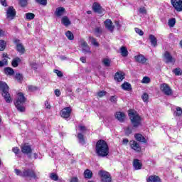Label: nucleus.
<instances>
[{"label":"nucleus","instance_id":"nucleus-1","mask_svg":"<svg viewBox=\"0 0 182 182\" xmlns=\"http://www.w3.org/2000/svg\"><path fill=\"white\" fill-rule=\"evenodd\" d=\"M95 150L97 156L100 157H106L109 155V145L107 142L103 139L97 141L95 145Z\"/></svg>","mask_w":182,"mask_h":182},{"label":"nucleus","instance_id":"nucleus-2","mask_svg":"<svg viewBox=\"0 0 182 182\" xmlns=\"http://www.w3.org/2000/svg\"><path fill=\"white\" fill-rule=\"evenodd\" d=\"M0 90H2V96L6 103H12V98L9 94V86L5 82L0 81Z\"/></svg>","mask_w":182,"mask_h":182},{"label":"nucleus","instance_id":"nucleus-3","mask_svg":"<svg viewBox=\"0 0 182 182\" xmlns=\"http://www.w3.org/2000/svg\"><path fill=\"white\" fill-rule=\"evenodd\" d=\"M128 115L133 127H139V126L141 124V117L136 111L132 109L129 110Z\"/></svg>","mask_w":182,"mask_h":182},{"label":"nucleus","instance_id":"nucleus-4","mask_svg":"<svg viewBox=\"0 0 182 182\" xmlns=\"http://www.w3.org/2000/svg\"><path fill=\"white\" fill-rule=\"evenodd\" d=\"M26 102V97L23 95V93L18 92L17 95V100H16L14 105L18 112H25V107L23 104Z\"/></svg>","mask_w":182,"mask_h":182},{"label":"nucleus","instance_id":"nucleus-5","mask_svg":"<svg viewBox=\"0 0 182 182\" xmlns=\"http://www.w3.org/2000/svg\"><path fill=\"white\" fill-rule=\"evenodd\" d=\"M14 171L16 176H19L20 177H31L33 178H36V174H35V171L31 169H24L23 171H21L16 168Z\"/></svg>","mask_w":182,"mask_h":182},{"label":"nucleus","instance_id":"nucleus-6","mask_svg":"<svg viewBox=\"0 0 182 182\" xmlns=\"http://www.w3.org/2000/svg\"><path fill=\"white\" fill-rule=\"evenodd\" d=\"M99 176H100L102 182H112V176L109 172L101 170L99 171Z\"/></svg>","mask_w":182,"mask_h":182},{"label":"nucleus","instance_id":"nucleus-7","mask_svg":"<svg viewBox=\"0 0 182 182\" xmlns=\"http://www.w3.org/2000/svg\"><path fill=\"white\" fill-rule=\"evenodd\" d=\"M160 90L166 96H171V95H173V90H171L170 86H168V85H167L166 83H164V84L161 85Z\"/></svg>","mask_w":182,"mask_h":182},{"label":"nucleus","instance_id":"nucleus-8","mask_svg":"<svg viewBox=\"0 0 182 182\" xmlns=\"http://www.w3.org/2000/svg\"><path fill=\"white\" fill-rule=\"evenodd\" d=\"M16 16V11L14 9V6H9L6 11V18L9 21H12Z\"/></svg>","mask_w":182,"mask_h":182},{"label":"nucleus","instance_id":"nucleus-9","mask_svg":"<svg viewBox=\"0 0 182 182\" xmlns=\"http://www.w3.org/2000/svg\"><path fill=\"white\" fill-rule=\"evenodd\" d=\"M129 145L132 150L136 151V153H140L141 151V146H140V144L137 142V141L132 140L129 141Z\"/></svg>","mask_w":182,"mask_h":182},{"label":"nucleus","instance_id":"nucleus-10","mask_svg":"<svg viewBox=\"0 0 182 182\" xmlns=\"http://www.w3.org/2000/svg\"><path fill=\"white\" fill-rule=\"evenodd\" d=\"M171 3L177 12L182 11V0H171Z\"/></svg>","mask_w":182,"mask_h":182},{"label":"nucleus","instance_id":"nucleus-11","mask_svg":"<svg viewBox=\"0 0 182 182\" xmlns=\"http://www.w3.org/2000/svg\"><path fill=\"white\" fill-rule=\"evenodd\" d=\"M81 47L82 48V52L83 53H92V51L90 50V47H89V45H87V43L85 41H81Z\"/></svg>","mask_w":182,"mask_h":182},{"label":"nucleus","instance_id":"nucleus-12","mask_svg":"<svg viewBox=\"0 0 182 182\" xmlns=\"http://www.w3.org/2000/svg\"><path fill=\"white\" fill-rule=\"evenodd\" d=\"M72 112V109H70V107H65L60 112L61 117H63L64 119H68V117L70 116V112Z\"/></svg>","mask_w":182,"mask_h":182},{"label":"nucleus","instance_id":"nucleus-13","mask_svg":"<svg viewBox=\"0 0 182 182\" xmlns=\"http://www.w3.org/2000/svg\"><path fill=\"white\" fill-rule=\"evenodd\" d=\"M164 58L166 59V63H175L176 59L171 56L168 51L165 52Z\"/></svg>","mask_w":182,"mask_h":182},{"label":"nucleus","instance_id":"nucleus-14","mask_svg":"<svg viewBox=\"0 0 182 182\" xmlns=\"http://www.w3.org/2000/svg\"><path fill=\"white\" fill-rule=\"evenodd\" d=\"M21 151L23 154H31L32 153V148L28 144H24L21 146Z\"/></svg>","mask_w":182,"mask_h":182},{"label":"nucleus","instance_id":"nucleus-15","mask_svg":"<svg viewBox=\"0 0 182 182\" xmlns=\"http://www.w3.org/2000/svg\"><path fill=\"white\" fill-rule=\"evenodd\" d=\"M92 11L96 14H103V9L99 3H94L92 5Z\"/></svg>","mask_w":182,"mask_h":182},{"label":"nucleus","instance_id":"nucleus-16","mask_svg":"<svg viewBox=\"0 0 182 182\" xmlns=\"http://www.w3.org/2000/svg\"><path fill=\"white\" fill-rule=\"evenodd\" d=\"M134 59L136 62L138 63H141V65H144V63L147 62V58H145L143 55H135Z\"/></svg>","mask_w":182,"mask_h":182},{"label":"nucleus","instance_id":"nucleus-17","mask_svg":"<svg viewBox=\"0 0 182 182\" xmlns=\"http://www.w3.org/2000/svg\"><path fill=\"white\" fill-rule=\"evenodd\" d=\"M115 118L117 119L121 123H123L126 119V114L124 112H117L115 113Z\"/></svg>","mask_w":182,"mask_h":182},{"label":"nucleus","instance_id":"nucleus-18","mask_svg":"<svg viewBox=\"0 0 182 182\" xmlns=\"http://www.w3.org/2000/svg\"><path fill=\"white\" fill-rule=\"evenodd\" d=\"M105 28L108 29V31L113 32L114 31V26H113V22H112V20L107 19L105 21Z\"/></svg>","mask_w":182,"mask_h":182},{"label":"nucleus","instance_id":"nucleus-19","mask_svg":"<svg viewBox=\"0 0 182 182\" xmlns=\"http://www.w3.org/2000/svg\"><path fill=\"white\" fill-rule=\"evenodd\" d=\"M124 79V73L122 71L117 72L114 75V80L122 82Z\"/></svg>","mask_w":182,"mask_h":182},{"label":"nucleus","instance_id":"nucleus-20","mask_svg":"<svg viewBox=\"0 0 182 182\" xmlns=\"http://www.w3.org/2000/svg\"><path fill=\"white\" fill-rule=\"evenodd\" d=\"M134 137L136 141L140 143H147V139L141 134H135Z\"/></svg>","mask_w":182,"mask_h":182},{"label":"nucleus","instance_id":"nucleus-21","mask_svg":"<svg viewBox=\"0 0 182 182\" xmlns=\"http://www.w3.org/2000/svg\"><path fill=\"white\" fill-rule=\"evenodd\" d=\"M147 182H161L160 177L157 176H150L147 179Z\"/></svg>","mask_w":182,"mask_h":182},{"label":"nucleus","instance_id":"nucleus-22","mask_svg":"<svg viewBox=\"0 0 182 182\" xmlns=\"http://www.w3.org/2000/svg\"><path fill=\"white\" fill-rule=\"evenodd\" d=\"M149 40L151 42V45L154 46V48H156V46H157V38H156V36H154V35L153 34H150Z\"/></svg>","mask_w":182,"mask_h":182},{"label":"nucleus","instance_id":"nucleus-23","mask_svg":"<svg viewBox=\"0 0 182 182\" xmlns=\"http://www.w3.org/2000/svg\"><path fill=\"white\" fill-rule=\"evenodd\" d=\"M119 50L123 58H127V56H129V51L127 50V48H126V46H122Z\"/></svg>","mask_w":182,"mask_h":182},{"label":"nucleus","instance_id":"nucleus-24","mask_svg":"<svg viewBox=\"0 0 182 182\" xmlns=\"http://www.w3.org/2000/svg\"><path fill=\"white\" fill-rule=\"evenodd\" d=\"M133 166L136 170H141V163L139 159H134L133 161Z\"/></svg>","mask_w":182,"mask_h":182},{"label":"nucleus","instance_id":"nucleus-25","mask_svg":"<svg viewBox=\"0 0 182 182\" xmlns=\"http://www.w3.org/2000/svg\"><path fill=\"white\" fill-rule=\"evenodd\" d=\"M21 62H22V60H21L20 58L16 57L14 59H13L12 62H11V65L13 68H18L19 63H21Z\"/></svg>","mask_w":182,"mask_h":182},{"label":"nucleus","instance_id":"nucleus-26","mask_svg":"<svg viewBox=\"0 0 182 182\" xmlns=\"http://www.w3.org/2000/svg\"><path fill=\"white\" fill-rule=\"evenodd\" d=\"M65 8L58 7L56 9L55 14L56 16H58V17L62 16L63 15V14H65Z\"/></svg>","mask_w":182,"mask_h":182},{"label":"nucleus","instance_id":"nucleus-27","mask_svg":"<svg viewBox=\"0 0 182 182\" xmlns=\"http://www.w3.org/2000/svg\"><path fill=\"white\" fill-rule=\"evenodd\" d=\"M61 23H63V25L64 26H69V25H70L71 22L68 16H64L61 19Z\"/></svg>","mask_w":182,"mask_h":182},{"label":"nucleus","instance_id":"nucleus-28","mask_svg":"<svg viewBox=\"0 0 182 182\" xmlns=\"http://www.w3.org/2000/svg\"><path fill=\"white\" fill-rule=\"evenodd\" d=\"M4 73L9 76H13V75L15 73V71L11 68L6 67L4 68Z\"/></svg>","mask_w":182,"mask_h":182},{"label":"nucleus","instance_id":"nucleus-29","mask_svg":"<svg viewBox=\"0 0 182 182\" xmlns=\"http://www.w3.org/2000/svg\"><path fill=\"white\" fill-rule=\"evenodd\" d=\"M121 87L124 90H127V92H130V90H132V85L129 82L123 83Z\"/></svg>","mask_w":182,"mask_h":182},{"label":"nucleus","instance_id":"nucleus-30","mask_svg":"<svg viewBox=\"0 0 182 182\" xmlns=\"http://www.w3.org/2000/svg\"><path fill=\"white\" fill-rule=\"evenodd\" d=\"M16 49L19 52V53H25V48L22 43L16 44Z\"/></svg>","mask_w":182,"mask_h":182},{"label":"nucleus","instance_id":"nucleus-31","mask_svg":"<svg viewBox=\"0 0 182 182\" xmlns=\"http://www.w3.org/2000/svg\"><path fill=\"white\" fill-rule=\"evenodd\" d=\"M77 139L79 140L80 144H82V146L86 144V141H85V138L83 137V134L81 133H79L77 134Z\"/></svg>","mask_w":182,"mask_h":182},{"label":"nucleus","instance_id":"nucleus-32","mask_svg":"<svg viewBox=\"0 0 182 182\" xmlns=\"http://www.w3.org/2000/svg\"><path fill=\"white\" fill-rule=\"evenodd\" d=\"M84 176L85 178H90L91 177H93V173H92L90 170L87 169L84 172Z\"/></svg>","mask_w":182,"mask_h":182},{"label":"nucleus","instance_id":"nucleus-33","mask_svg":"<svg viewBox=\"0 0 182 182\" xmlns=\"http://www.w3.org/2000/svg\"><path fill=\"white\" fill-rule=\"evenodd\" d=\"M15 79L17 80V82H18V83H21L23 80V75L21 73H16L15 75Z\"/></svg>","mask_w":182,"mask_h":182},{"label":"nucleus","instance_id":"nucleus-34","mask_svg":"<svg viewBox=\"0 0 182 182\" xmlns=\"http://www.w3.org/2000/svg\"><path fill=\"white\" fill-rule=\"evenodd\" d=\"M168 25L170 28H174V25H176V18H172L168 20Z\"/></svg>","mask_w":182,"mask_h":182},{"label":"nucleus","instance_id":"nucleus-35","mask_svg":"<svg viewBox=\"0 0 182 182\" xmlns=\"http://www.w3.org/2000/svg\"><path fill=\"white\" fill-rule=\"evenodd\" d=\"M65 36H67L68 39L69 41H73L75 39V36H73V33L70 32V31H68L65 33Z\"/></svg>","mask_w":182,"mask_h":182},{"label":"nucleus","instance_id":"nucleus-36","mask_svg":"<svg viewBox=\"0 0 182 182\" xmlns=\"http://www.w3.org/2000/svg\"><path fill=\"white\" fill-rule=\"evenodd\" d=\"M49 177H50V180H53L54 181H58V180H59V176H58V174H56L55 173H50Z\"/></svg>","mask_w":182,"mask_h":182},{"label":"nucleus","instance_id":"nucleus-37","mask_svg":"<svg viewBox=\"0 0 182 182\" xmlns=\"http://www.w3.org/2000/svg\"><path fill=\"white\" fill-rule=\"evenodd\" d=\"M6 48V43L4 40H0V52L5 50Z\"/></svg>","mask_w":182,"mask_h":182},{"label":"nucleus","instance_id":"nucleus-38","mask_svg":"<svg viewBox=\"0 0 182 182\" xmlns=\"http://www.w3.org/2000/svg\"><path fill=\"white\" fill-rule=\"evenodd\" d=\"M26 18L28 21H32V19L35 18V14L33 13H26Z\"/></svg>","mask_w":182,"mask_h":182},{"label":"nucleus","instance_id":"nucleus-39","mask_svg":"<svg viewBox=\"0 0 182 182\" xmlns=\"http://www.w3.org/2000/svg\"><path fill=\"white\" fill-rule=\"evenodd\" d=\"M173 72L176 76H181L182 75V70L180 68H175Z\"/></svg>","mask_w":182,"mask_h":182},{"label":"nucleus","instance_id":"nucleus-40","mask_svg":"<svg viewBox=\"0 0 182 182\" xmlns=\"http://www.w3.org/2000/svg\"><path fill=\"white\" fill-rule=\"evenodd\" d=\"M19 2V5L20 6H21L22 8H25V6H28V0H18Z\"/></svg>","mask_w":182,"mask_h":182},{"label":"nucleus","instance_id":"nucleus-41","mask_svg":"<svg viewBox=\"0 0 182 182\" xmlns=\"http://www.w3.org/2000/svg\"><path fill=\"white\" fill-rule=\"evenodd\" d=\"M175 116H181L182 114V109L180 107H176V110L174 112Z\"/></svg>","mask_w":182,"mask_h":182},{"label":"nucleus","instance_id":"nucleus-42","mask_svg":"<svg viewBox=\"0 0 182 182\" xmlns=\"http://www.w3.org/2000/svg\"><path fill=\"white\" fill-rule=\"evenodd\" d=\"M89 38L91 41V43L94 45V46H97V47L99 46V43L96 41V38H94L92 36H90Z\"/></svg>","mask_w":182,"mask_h":182},{"label":"nucleus","instance_id":"nucleus-43","mask_svg":"<svg viewBox=\"0 0 182 182\" xmlns=\"http://www.w3.org/2000/svg\"><path fill=\"white\" fill-rule=\"evenodd\" d=\"M102 63L105 65V66L109 68V66H110V60H109V58H104L102 60Z\"/></svg>","mask_w":182,"mask_h":182},{"label":"nucleus","instance_id":"nucleus-44","mask_svg":"<svg viewBox=\"0 0 182 182\" xmlns=\"http://www.w3.org/2000/svg\"><path fill=\"white\" fill-rule=\"evenodd\" d=\"M150 82H151L150 77H146V76L144 77L142 80H141V83H144V84H146V85L150 83Z\"/></svg>","mask_w":182,"mask_h":182},{"label":"nucleus","instance_id":"nucleus-45","mask_svg":"<svg viewBox=\"0 0 182 182\" xmlns=\"http://www.w3.org/2000/svg\"><path fill=\"white\" fill-rule=\"evenodd\" d=\"M8 65V60L6 58L0 60V68H3V66H6Z\"/></svg>","mask_w":182,"mask_h":182},{"label":"nucleus","instance_id":"nucleus-46","mask_svg":"<svg viewBox=\"0 0 182 182\" xmlns=\"http://www.w3.org/2000/svg\"><path fill=\"white\" fill-rule=\"evenodd\" d=\"M106 95H107V92L100 91L97 92V96H98V97H103V96H106Z\"/></svg>","mask_w":182,"mask_h":182},{"label":"nucleus","instance_id":"nucleus-47","mask_svg":"<svg viewBox=\"0 0 182 182\" xmlns=\"http://www.w3.org/2000/svg\"><path fill=\"white\" fill-rule=\"evenodd\" d=\"M135 32L138 33L139 36H143L144 35V32H143L141 29L139 28H135Z\"/></svg>","mask_w":182,"mask_h":182},{"label":"nucleus","instance_id":"nucleus-48","mask_svg":"<svg viewBox=\"0 0 182 182\" xmlns=\"http://www.w3.org/2000/svg\"><path fill=\"white\" fill-rule=\"evenodd\" d=\"M37 4H40V5L46 6L48 4L47 0H35Z\"/></svg>","mask_w":182,"mask_h":182},{"label":"nucleus","instance_id":"nucleus-49","mask_svg":"<svg viewBox=\"0 0 182 182\" xmlns=\"http://www.w3.org/2000/svg\"><path fill=\"white\" fill-rule=\"evenodd\" d=\"M141 98L144 100V102H148L149 95L146 92H145L142 95Z\"/></svg>","mask_w":182,"mask_h":182},{"label":"nucleus","instance_id":"nucleus-50","mask_svg":"<svg viewBox=\"0 0 182 182\" xmlns=\"http://www.w3.org/2000/svg\"><path fill=\"white\" fill-rule=\"evenodd\" d=\"M54 73H56L57 76L58 77H63V73L62 71H60L59 70H54Z\"/></svg>","mask_w":182,"mask_h":182},{"label":"nucleus","instance_id":"nucleus-51","mask_svg":"<svg viewBox=\"0 0 182 182\" xmlns=\"http://www.w3.org/2000/svg\"><path fill=\"white\" fill-rule=\"evenodd\" d=\"M139 11V14H142V15H146L147 14V11L144 7H141Z\"/></svg>","mask_w":182,"mask_h":182},{"label":"nucleus","instance_id":"nucleus-52","mask_svg":"<svg viewBox=\"0 0 182 182\" xmlns=\"http://www.w3.org/2000/svg\"><path fill=\"white\" fill-rule=\"evenodd\" d=\"M109 101L112 102V103H116L117 102V97H116V96H112L110 97L109 98Z\"/></svg>","mask_w":182,"mask_h":182},{"label":"nucleus","instance_id":"nucleus-53","mask_svg":"<svg viewBox=\"0 0 182 182\" xmlns=\"http://www.w3.org/2000/svg\"><path fill=\"white\" fill-rule=\"evenodd\" d=\"M38 88L33 85H29L28 86V90H30V92H35V90H37Z\"/></svg>","mask_w":182,"mask_h":182},{"label":"nucleus","instance_id":"nucleus-54","mask_svg":"<svg viewBox=\"0 0 182 182\" xmlns=\"http://www.w3.org/2000/svg\"><path fill=\"white\" fill-rule=\"evenodd\" d=\"M125 134L129 136V134H132V129L130 127H127L125 130Z\"/></svg>","mask_w":182,"mask_h":182},{"label":"nucleus","instance_id":"nucleus-55","mask_svg":"<svg viewBox=\"0 0 182 182\" xmlns=\"http://www.w3.org/2000/svg\"><path fill=\"white\" fill-rule=\"evenodd\" d=\"M12 151L15 153V154H19V148L18 147H14L12 149Z\"/></svg>","mask_w":182,"mask_h":182},{"label":"nucleus","instance_id":"nucleus-56","mask_svg":"<svg viewBox=\"0 0 182 182\" xmlns=\"http://www.w3.org/2000/svg\"><path fill=\"white\" fill-rule=\"evenodd\" d=\"M0 2L3 6H8V4L6 3V0H0Z\"/></svg>","mask_w":182,"mask_h":182},{"label":"nucleus","instance_id":"nucleus-57","mask_svg":"<svg viewBox=\"0 0 182 182\" xmlns=\"http://www.w3.org/2000/svg\"><path fill=\"white\" fill-rule=\"evenodd\" d=\"M55 96H57V97H59V96H60V90H59L58 89L55 90Z\"/></svg>","mask_w":182,"mask_h":182},{"label":"nucleus","instance_id":"nucleus-58","mask_svg":"<svg viewBox=\"0 0 182 182\" xmlns=\"http://www.w3.org/2000/svg\"><path fill=\"white\" fill-rule=\"evenodd\" d=\"M70 182H79V179L77 177H73L71 178Z\"/></svg>","mask_w":182,"mask_h":182},{"label":"nucleus","instance_id":"nucleus-59","mask_svg":"<svg viewBox=\"0 0 182 182\" xmlns=\"http://www.w3.org/2000/svg\"><path fill=\"white\" fill-rule=\"evenodd\" d=\"M79 129H80V132H86V127H85V126H80Z\"/></svg>","mask_w":182,"mask_h":182},{"label":"nucleus","instance_id":"nucleus-60","mask_svg":"<svg viewBox=\"0 0 182 182\" xmlns=\"http://www.w3.org/2000/svg\"><path fill=\"white\" fill-rule=\"evenodd\" d=\"M45 106H46V109H50V105L49 104V102H48V101L45 102Z\"/></svg>","mask_w":182,"mask_h":182},{"label":"nucleus","instance_id":"nucleus-61","mask_svg":"<svg viewBox=\"0 0 182 182\" xmlns=\"http://www.w3.org/2000/svg\"><path fill=\"white\" fill-rule=\"evenodd\" d=\"M96 33H102V28H95Z\"/></svg>","mask_w":182,"mask_h":182},{"label":"nucleus","instance_id":"nucleus-62","mask_svg":"<svg viewBox=\"0 0 182 182\" xmlns=\"http://www.w3.org/2000/svg\"><path fill=\"white\" fill-rule=\"evenodd\" d=\"M128 143H129V139H124L122 140V144L127 145Z\"/></svg>","mask_w":182,"mask_h":182},{"label":"nucleus","instance_id":"nucleus-63","mask_svg":"<svg viewBox=\"0 0 182 182\" xmlns=\"http://www.w3.org/2000/svg\"><path fill=\"white\" fill-rule=\"evenodd\" d=\"M80 60L82 63H86V58L85 57H81Z\"/></svg>","mask_w":182,"mask_h":182},{"label":"nucleus","instance_id":"nucleus-64","mask_svg":"<svg viewBox=\"0 0 182 182\" xmlns=\"http://www.w3.org/2000/svg\"><path fill=\"white\" fill-rule=\"evenodd\" d=\"M5 35V31L0 28V36H4Z\"/></svg>","mask_w":182,"mask_h":182}]
</instances>
